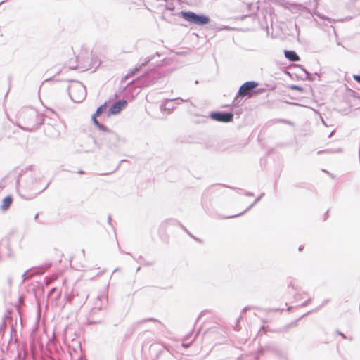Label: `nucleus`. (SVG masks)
Returning <instances> with one entry per match:
<instances>
[{
  "instance_id": "nucleus-19",
  "label": "nucleus",
  "mask_w": 360,
  "mask_h": 360,
  "mask_svg": "<svg viewBox=\"0 0 360 360\" xmlns=\"http://www.w3.org/2000/svg\"><path fill=\"white\" fill-rule=\"evenodd\" d=\"M133 259L134 260H136L138 263L143 265V266H153L154 265L155 262H148V261H146L144 259V258L142 257V256H139L138 258H136L134 257H133Z\"/></svg>"
},
{
  "instance_id": "nucleus-46",
  "label": "nucleus",
  "mask_w": 360,
  "mask_h": 360,
  "mask_svg": "<svg viewBox=\"0 0 360 360\" xmlns=\"http://www.w3.org/2000/svg\"><path fill=\"white\" fill-rule=\"evenodd\" d=\"M245 195H247V196H253V195H254V193H252V192H247V193H245Z\"/></svg>"
},
{
  "instance_id": "nucleus-41",
  "label": "nucleus",
  "mask_w": 360,
  "mask_h": 360,
  "mask_svg": "<svg viewBox=\"0 0 360 360\" xmlns=\"http://www.w3.org/2000/svg\"><path fill=\"white\" fill-rule=\"evenodd\" d=\"M6 327V322L4 321L3 323H1V325L0 326V333L4 330Z\"/></svg>"
},
{
  "instance_id": "nucleus-4",
  "label": "nucleus",
  "mask_w": 360,
  "mask_h": 360,
  "mask_svg": "<svg viewBox=\"0 0 360 360\" xmlns=\"http://www.w3.org/2000/svg\"><path fill=\"white\" fill-rule=\"evenodd\" d=\"M178 15L185 20L199 26L207 25L210 22V18L203 13H196L190 11H181Z\"/></svg>"
},
{
  "instance_id": "nucleus-21",
  "label": "nucleus",
  "mask_w": 360,
  "mask_h": 360,
  "mask_svg": "<svg viewBox=\"0 0 360 360\" xmlns=\"http://www.w3.org/2000/svg\"><path fill=\"white\" fill-rule=\"evenodd\" d=\"M107 108V103L105 102L103 104L101 105L94 112V116H100Z\"/></svg>"
},
{
  "instance_id": "nucleus-17",
  "label": "nucleus",
  "mask_w": 360,
  "mask_h": 360,
  "mask_svg": "<svg viewBox=\"0 0 360 360\" xmlns=\"http://www.w3.org/2000/svg\"><path fill=\"white\" fill-rule=\"evenodd\" d=\"M94 67L93 65L91 64H89V65H80L79 64L77 65H74V63H71V61H70V69L71 70H75V69H79L81 70V71H85V70H88L91 68H92Z\"/></svg>"
},
{
  "instance_id": "nucleus-64",
  "label": "nucleus",
  "mask_w": 360,
  "mask_h": 360,
  "mask_svg": "<svg viewBox=\"0 0 360 360\" xmlns=\"http://www.w3.org/2000/svg\"><path fill=\"white\" fill-rule=\"evenodd\" d=\"M4 2V1H2L0 2V5L2 4Z\"/></svg>"
},
{
  "instance_id": "nucleus-55",
  "label": "nucleus",
  "mask_w": 360,
  "mask_h": 360,
  "mask_svg": "<svg viewBox=\"0 0 360 360\" xmlns=\"http://www.w3.org/2000/svg\"><path fill=\"white\" fill-rule=\"evenodd\" d=\"M8 283L11 285V282H12L11 278H8Z\"/></svg>"
},
{
  "instance_id": "nucleus-44",
  "label": "nucleus",
  "mask_w": 360,
  "mask_h": 360,
  "mask_svg": "<svg viewBox=\"0 0 360 360\" xmlns=\"http://www.w3.org/2000/svg\"><path fill=\"white\" fill-rule=\"evenodd\" d=\"M264 195V193H262L259 197H257L255 199V203H257L263 198Z\"/></svg>"
},
{
  "instance_id": "nucleus-53",
  "label": "nucleus",
  "mask_w": 360,
  "mask_h": 360,
  "mask_svg": "<svg viewBox=\"0 0 360 360\" xmlns=\"http://www.w3.org/2000/svg\"><path fill=\"white\" fill-rule=\"evenodd\" d=\"M38 217H39V214L37 213L34 216V220H37L38 219Z\"/></svg>"
},
{
  "instance_id": "nucleus-62",
  "label": "nucleus",
  "mask_w": 360,
  "mask_h": 360,
  "mask_svg": "<svg viewBox=\"0 0 360 360\" xmlns=\"http://www.w3.org/2000/svg\"><path fill=\"white\" fill-rule=\"evenodd\" d=\"M195 84H198V80H196V81L195 82Z\"/></svg>"
},
{
  "instance_id": "nucleus-22",
  "label": "nucleus",
  "mask_w": 360,
  "mask_h": 360,
  "mask_svg": "<svg viewBox=\"0 0 360 360\" xmlns=\"http://www.w3.org/2000/svg\"><path fill=\"white\" fill-rule=\"evenodd\" d=\"M187 101H188V100H184L181 98L178 97V98L169 99L167 102V104H169V103H174V104L175 105H179V104L182 103L183 102H187Z\"/></svg>"
},
{
  "instance_id": "nucleus-6",
  "label": "nucleus",
  "mask_w": 360,
  "mask_h": 360,
  "mask_svg": "<svg viewBox=\"0 0 360 360\" xmlns=\"http://www.w3.org/2000/svg\"><path fill=\"white\" fill-rule=\"evenodd\" d=\"M23 116L25 119H27L28 122L32 125L31 127H21L23 130L27 131H31L34 128H37L44 122V116L39 115L37 110L33 109L25 112Z\"/></svg>"
},
{
  "instance_id": "nucleus-35",
  "label": "nucleus",
  "mask_w": 360,
  "mask_h": 360,
  "mask_svg": "<svg viewBox=\"0 0 360 360\" xmlns=\"http://www.w3.org/2000/svg\"><path fill=\"white\" fill-rule=\"evenodd\" d=\"M242 319V316H240L239 318H238V319L236 320V325L234 326V328L236 330H240V328H239V323H240V320Z\"/></svg>"
},
{
  "instance_id": "nucleus-49",
  "label": "nucleus",
  "mask_w": 360,
  "mask_h": 360,
  "mask_svg": "<svg viewBox=\"0 0 360 360\" xmlns=\"http://www.w3.org/2000/svg\"><path fill=\"white\" fill-rule=\"evenodd\" d=\"M188 234L191 237H192L193 238H194L195 240H199V239H198V238H195V237L194 236H193L190 232H188Z\"/></svg>"
},
{
  "instance_id": "nucleus-54",
  "label": "nucleus",
  "mask_w": 360,
  "mask_h": 360,
  "mask_svg": "<svg viewBox=\"0 0 360 360\" xmlns=\"http://www.w3.org/2000/svg\"><path fill=\"white\" fill-rule=\"evenodd\" d=\"M54 290H56V288H52V289L51 290V291L49 292V294L50 295V294H51L52 292H53Z\"/></svg>"
},
{
  "instance_id": "nucleus-14",
  "label": "nucleus",
  "mask_w": 360,
  "mask_h": 360,
  "mask_svg": "<svg viewBox=\"0 0 360 360\" xmlns=\"http://www.w3.org/2000/svg\"><path fill=\"white\" fill-rule=\"evenodd\" d=\"M284 56L290 62H297L300 60V56L293 50H285Z\"/></svg>"
},
{
  "instance_id": "nucleus-48",
  "label": "nucleus",
  "mask_w": 360,
  "mask_h": 360,
  "mask_svg": "<svg viewBox=\"0 0 360 360\" xmlns=\"http://www.w3.org/2000/svg\"><path fill=\"white\" fill-rule=\"evenodd\" d=\"M180 226L187 233L189 232L188 230L185 226H184L182 224H180Z\"/></svg>"
},
{
  "instance_id": "nucleus-37",
  "label": "nucleus",
  "mask_w": 360,
  "mask_h": 360,
  "mask_svg": "<svg viewBox=\"0 0 360 360\" xmlns=\"http://www.w3.org/2000/svg\"><path fill=\"white\" fill-rule=\"evenodd\" d=\"M145 321H158L157 319H155V318H148V319H143L140 321V323H143V322H145Z\"/></svg>"
},
{
  "instance_id": "nucleus-38",
  "label": "nucleus",
  "mask_w": 360,
  "mask_h": 360,
  "mask_svg": "<svg viewBox=\"0 0 360 360\" xmlns=\"http://www.w3.org/2000/svg\"><path fill=\"white\" fill-rule=\"evenodd\" d=\"M353 79L359 84H360V75H354Z\"/></svg>"
},
{
  "instance_id": "nucleus-9",
  "label": "nucleus",
  "mask_w": 360,
  "mask_h": 360,
  "mask_svg": "<svg viewBox=\"0 0 360 360\" xmlns=\"http://www.w3.org/2000/svg\"><path fill=\"white\" fill-rule=\"evenodd\" d=\"M209 116L212 120L223 123H229L233 120V112L212 111Z\"/></svg>"
},
{
  "instance_id": "nucleus-20",
  "label": "nucleus",
  "mask_w": 360,
  "mask_h": 360,
  "mask_svg": "<svg viewBox=\"0 0 360 360\" xmlns=\"http://www.w3.org/2000/svg\"><path fill=\"white\" fill-rule=\"evenodd\" d=\"M36 270H33L31 272H28L27 279L32 278L34 275L41 274L44 273V268L42 266L35 267Z\"/></svg>"
},
{
  "instance_id": "nucleus-56",
  "label": "nucleus",
  "mask_w": 360,
  "mask_h": 360,
  "mask_svg": "<svg viewBox=\"0 0 360 360\" xmlns=\"http://www.w3.org/2000/svg\"><path fill=\"white\" fill-rule=\"evenodd\" d=\"M326 150H320V151H319V152H318V154H321V153H324V152H326Z\"/></svg>"
},
{
  "instance_id": "nucleus-13",
  "label": "nucleus",
  "mask_w": 360,
  "mask_h": 360,
  "mask_svg": "<svg viewBox=\"0 0 360 360\" xmlns=\"http://www.w3.org/2000/svg\"><path fill=\"white\" fill-rule=\"evenodd\" d=\"M155 56H160L159 53L156 52L155 54L145 58L139 66H136L131 71H132V72L135 75L143 66H145L148 63H150Z\"/></svg>"
},
{
  "instance_id": "nucleus-29",
  "label": "nucleus",
  "mask_w": 360,
  "mask_h": 360,
  "mask_svg": "<svg viewBox=\"0 0 360 360\" xmlns=\"http://www.w3.org/2000/svg\"><path fill=\"white\" fill-rule=\"evenodd\" d=\"M33 270H36V268H30V269L27 270L22 275V282H25V281L28 280L27 279V274H28V272H31Z\"/></svg>"
},
{
  "instance_id": "nucleus-23",
  "label": "nucleus",
  "mask_w": 360,
  "mask_h": 360,
  "mask_svg": "<svg viewBox=\"0 0 360 360\" xmlns=\"http://www.w3.org/2000/svg\"><path fill=\"white\" fill-rule=\"evenodd\" d=\"M257 203H255V201L245 210L243 211V212L240 213V214H235V215H233V216H229V217H226V219H229V218H234V217H239V216H241L242 214H243L244 213L247 212L248 211H249L252 207H253Z\"/></svg>"
},
{
  "instance_id": "nucleus-57",
  "label": "nucleus",
  "mask_w": 360,
  "mask_h": 360,
  "mask_svg": "<svg viewBox=\"0 0 360 360\" xmlns=\"http://www.w3.org/2000/svg\"><path fill=\"white\" fill-rule=\"evenodd\" d=\"M347 340H349L352 341V337H349V338L347 337Z\"/></svg>"
},
{
  "instance_id": "nucleus-12",
  "label": "nucleus",
  "mask_w": 360,
  "mask_h": 360,
  "mask_svg": "<svg viewBox=\"0 0 360 360\" xmlns=\"http://www.w3.org/2000/svg\"><path fill=\"white\" fill-rule=\"evenodd\" d=\"M155 56H160L159 53L156 52L155 54L145 58L139 66H136L131 71H132V72L135 75L143 66H145L148 63H150Z\"/></svg>"
},
{
  "instance_id": "nucleus-33",
  "label": "nucleus",
  "mask_w": 360,
  "mask_h": 360,
  "mask_svg": "<svg viewBox=\"0 0 360 360\" xmlns=\"http://www.w3.org/2000/svg\"><path fill=\"white\" fill-rule=\"evenodd\" d=\"M291 328L290 326H288V324L284 326L283 327L278 329V332L280 333H287L289 329Z\"/></svg>"
},
{
  "instance_id": "nucleus-3",
  "label": "nucleus",
  "mask_w": 360,
  "mask_h": 360,
  "mask_svg": "<svg viewBox=\"0 0 360 360\" xmlns=\"http://www.w3.org/2000/svg\"><path fill=\"white\" fill-rule=\"evenodd\" d=\"M73 84L68 86V91L70 98L75 103H80L84 101L86 96V89L85 86L80 82L70 80Z\"/></svg>"
},
{
  "instance_id": "nucleus-36",
  "label": "nucleus",
  "mask_w": 360,
  "mask_h": 360,
  "mask_svg": "<svg viewBox=\"0 0 360 360\" xmlns=\"http://www.w3.org/2000/svg\"><path fill=\"white\" fill-rule=\"evenodd\" d=\"M207 310H203V311H202L200 313V314L198 315V318H197V319H196V321H195V323H197V322L198 321V320H199V319H200V318H201V317H202V316L205 313H207Z\"/></svg>"
},
{
  "instance_id": "nucleus-30",
  "label": "nucleus",
  "mask_w": 360,
  "mask_h": 360,
  "mask_svg": "<svg viewBox=\"0 0 360 360\" xmlns=\"http://www.w3.org/2000/svg\"><path fill=\"white\" fill-rule=\"evenodd\" d=\"M175 6L173 3H167L165 5V9L168 11H174Z\"/></svg>"
},
{
  "instance_id": "nucleus-39",
  "label": "nucleus",
  "mask_w": 360,
  "mask_h": 360,
  "mask_svg": "<svg viewBox=\"0 0 360 360\" xmlns=\"http://www.w3.org/2000/svg\"><path fill=\"white\" fill-rule=\"evenodd\" d=\"M336 333L338 335H340L342 338L344 339H347V336L345 335L343 333H342L340 330H338L336 331Z\"/></svg>"
},
{
  "instance_id": "nucleus-47",
  "label": "nucleus",
  "mask_w": 360,
  "mask_h": 360,
  "mask_svg": "<svg viewBox=\"0 0 360 360\" xmlns=\"http://www.w3.org/2000/svg\"><path fill=\"white\" fill-rule=\"evenodd\" d=\"M250 309V307H244V308L243 309V310H242V313H243V312L246 311L247 310H248V309Z\"/></svg>"
},
{
  "instance_id": "nucleus-27",
  "label": "nucleus",
  "mask_w": 360,
  "mask_h": 360,
  "mask_svg": "<svg viewBox=\"0 0 360 360\" xmlns=\"http://www.w3.org/2000/svg\"><path fill=\"white\" fill-rule=\"evenodd\" d=\"M169 100V99L166 100L165 101V103L162 104V105L164 106V108H165V110L172 111L174 108V103H169V104H167V102Z\"/></svg>"
},
{
  "instance_id": "nucleus-1",
  "label": "nucleus",
  "mask_w": 360,
  "mask_h": 360,
  "mask_svg": "<svg viewBox=\"0 0 360 360\" xmlns=\"http://www.w3.org/2000/svg\"><path fill=\"white\" fill-rule=\"evenodd\" d=\"M39 179L32 177L31 169L29 171L27 169L25 172L22 171L16 180L17 186H22L24 188L21 197L26 200H32L45 191L49 186V184L41 188L39 186Z\"/></svg>"
},
{
  "instance_id": "nucleus-59",
  "label": "nucleus",
  "mask_w": 360,
  "mask_h": 360,
  "mask_svg": "<svg viewBox=\"0 0 360 360\" xmlns=\"http://www.w3.org/2000/svg\"><path fill=\"white\" fill-rule=\"evenodd\" d=\"M355 3H356V4L359 3L360 4V0H355Z\"/></svg>"
},
{
  "instance_id": "nucleus-8",
  "label": "nucleus",
  "mask_w": 360,
  "mask_h": 360,
  "mask_svg": "<svg viewBox=\"0 0 360 360\" xmlns=\"http://www.w3.org/2000/svg\"><path fill=\"white\" fill-rule=\"evenodd\" d=\"M103 136L104 144L111 150H116L119 147L120 137L114 131L108 129V131Z\"/></svg>"
},
{
  "instance_id": "nucleus-18",
  "label": "nucleus",
  "mask_w": 360,
  "mask_h": 360,
  "mask_svg": "<svg viewBox=\"0 0 360 360\" xmlns=\"http://www.w3.org/2000/svg\"><path fill=\"white\" fill-rule=\"evenodd\" d=\"M97 116H94V114L91 116V120L94 124L101 131H108V128L104 124H101L98 120L96 119Z\"/></svg>"
},
{
  "instance_id": "nucleus-11",
  "label": "nucleus",
  "mask_w": 360,
  "mask_h": 360,
  "mask_svg": "<svg viewBox=\"0 0 360 360\" xmlns=\"http://www.w3.org/2000/svg\"><path fill=\"white\" fill-rule=\"evenodd\" d=\"M108 303V299L106 295H98L96 300L94 302V307L92 308H98V309H103L107 312Z\"/></svg>"
},
{
  "instance_id": "nucleus-25",
  "label": "nucleus",
  "mask_w": 360,
  "mask_h": 360,
  "mask_svg": "<svg viewBox=\"0 0 360 360\" xmlns=\"http://www.w3.org/2000/svg\"><path fill=\"white\" fill-rule=\"evenodd\" d=\"M71 342L74 352H76L78 349L81 350V344L79 341H78L77 340H74V341Z\"/></svg>"
},
{
  "instance_id": "nucleus-15",
  "label": "nucleus",
  "mask_w": 360,
  "mask_h": 360,
  "mask_svg": "<svg viewBox=\"0 0 360 360\" xmlns=\"http://www.w3.org/2000/svg\"><path fill=\"white\" fill-rule=\"evenodd\" d=\"M63 335H64L65 341L67 342H68L70 340L74 341V340H75L74 336L76 335V333L75 331H73L72 327L70 326H68L64 329Z\"/></svg>"
},
{
  "instance_id": "nucleus-5",
  "label": "nucleus",
  "mask_w": 360,
  "mask_h": 360,
  "mask_svg": "<svg viewBox=\"0 0 360 360\" xmlns=\"http://www.w3.org/2000/svg\"><path fill=\"white\" fill-rule=\"evenodd\" d=\"M258 86V83L255 81H248L243 83L239 88L237 95L234 98L232 105L234 107L242 105L241 99L238 100V97H244L246 95L252 93L254 89Z\"/></svg>"
},
{
  "instance_id": "nucleus-43",
  "label": "nucleus",
  "mask_w": 360,
  "mask_h": 360,
  "mask_svg": "<svg viewBox=\"0 0 360 360\" xmlns=\"http://www.w3.org/2000/svg\"><path fill=\"white\" fill-rule=\"evenodd\" d=\"M281 122L283 123L288 124L289 125H291V126L294 125L293 122H292L291 121L288 120H282Z\"/></svg>"
},
{
  "instance_id": "nucleus-32",
  "label": "nucleus",
  "mask_w": 360,
  "mask_h": 360,
  "mask_svg": "<svg viewBox=\"0 0 360 360\" xmlns=\"http://www.w3.org/2000/svg\"><path fill=\"white\" fill-rule=\"evenodd\" d=\"M134 75V73L132 72V71H129L125 76L122 79L121 82L123 83L125 80L129 79L130 77H133Z\"/></svg>"
},
{
  "instance_id": "nucleus-50",
  "label": "nucleus",
  "mask_w": 360,
  "mask_h": 360,
  "mask_svg": "<svg viewBox=\"0 0 360 360\" xmlns=\"http://www.w3.org/2000/svg\"><path fill=\"white\" fill-rule=\"evenodd\" d=\"M78 174H83L84 173V172L82 169H79L78 172H77Z\"/></svg>"
},
{
  "instance_id": "nucleus-60",
  "label": "nucleus",
  "mask_w": 360,
  "mask_h": 360,
  "mask_svg": "<svg viewBox=\"0 0 360 360\" xmlns=\"http://www.w3.org/2000/svg\"><path fill=\"white\" fill-rule=\"evenodd\" d=\"M291 309H292V307H289L288 308V311H290L291 310Z\"/></svg>"
},
{
  "instance_id": "nucleus-16",
  "label": "nucleus",
  "mask_w": 360,
  "mask_h": 360,
  "mask_svg": "<svg viewBox=\"0 0 360 360\" xmlns=\"http://www.w3.org/2000/svg\"><path fill=\"white\" fill-rule=\"evenodd\" d=\"M13 202V198L11 195H7L3 198L0 208L3 211H6L9 209Z\"/></svg>"
},
{
  "instance_id": "nucleus-42",
  "label": "nucleus",
  "mask_w": 360,
  "mask_h": 360,
  "mask_svg": "<svg viewBox=\"0 0 360 360\" xmlns=\"http://www.w3.org/2000/svg\"><path fill=\"white\" fill-rule=\"evenodd\" d=\"M311 301V298H309L308 300L304 301L301 305L303 307H305V306L308 305Z\"/></svg>"
},
{
  "instance_id": "nucleus-24",
  "label": "nucleus",
  "mask_w": 360,
  "mask_h": 360,
  "mask_svg": "<svg viewBox=\"0 0 360 360\" xmlns=\"http://www.w3.org/2000/svg\"><path fill=\"white\" fill-rule=\"evenodd\" d=\"M191 335H192V332L188 333V335H186L184 338V341L182 342V346L184 347L185 348H188L192 343V341H191L190 342H188V343L186 342V341L188 340L189 338L191 337Z\"/></svg>"
},
{
  "instance_id": "nucleus-28",
  "label": "nucleus",
  "mask_w": 360,
  "mask_h": 360,
  "mask_svg": "<svg viewBox=\"0 0 360 360\" xmlns=\"http://www.w3.org/2000/svg\"><path fill=\"white\" fill-rule=\"evenodd\" d=\"M290 89H292V90H296V91H298L300 92H303L304 91V88L300 86H298V85H296V84H292L290 86Z\"/></svg>"
},
{
  "instance_id": "nucleus-7",
  "label": "nucleus",
  "mask_w": 360,
  "mask_h": 360,
  "mask_svg": "<svg viewBox=\"0 0 360 360\" xmlns=\"http://www.w3.org/2000/svg\"><path fill=\"white\" fill-rule=\"evenodd\" d=\"M106 314V311L103 309L91 308L89 313L86 323L88 325L101 324L103 323Z\"/></svg>"
},
{
  "instance_id": "nucleus-52",
  "label": "nucleus",
  "mask_w": 360,
  "mask_h": 360,
  "mask_svg": "<svg viewBox=\"0 0 360 360\" xmlns=\"http://www.w3.org/2000/svg\"><path fill=\"white\" fill-rule=\"evenodd\" d=\"M108 224H110V222H111V217H110V216L108 217Z\"/></svg>"
},
{
  "instance_id": "nucleus-51",
  "label": "nucleus",
  "mask_w": 360,
  "mask_h": 360,
  "mask_svg": "<svg viewBox=\"0 0 360 360\" xmlns=\"http://www.w3.org/2000/svg\"><path fill=\"white\" fill-rule=\"evenodd\" d=\"M328 212H329V211L328 210V211L325 213V219H326V218L328 217Z\"/></svg>"
},
{
  "instance_id": "nucleus-45",
  "label": "nucleus",
  "mask_w": 360,
  "mask_h": 360,
  "mask_svg": "<svg viewBox=\"0 0 360 360\" xmlns=\"http://www.w3.org/2000/svg\"><path fill=\"white\" fill-rule=\"evenodd\" d=\"M93 142L95 145L98 146V148H101L100 144L98 143L97 141L95 139H93Z\"/></svg>"
},
{
  "instance_id": "nucleus-63",
  "label": "nucleus",
  "mask_w": 360,
  "mask_h": 360,
  "mask_svg": "<svg viewBox=\"0 0 360 360\" xmlns=\"http://www.w3.org/2000/svg\"><path fill=\"white\" fill-rule=\"evenodd\" d=\"M301 250H302V247H301V246H300V247H299V250L300 251Z\"/></svg>"
},
{
  "instance_id": "nucleus-61",
  "label": "nucleus",
  "mask_w": 360,
  "mask_h": 360,
  "mask_svg": "<svg viewBox=\"0 0 360 360\" xmlns=\"http://www.w3.org/2000/svg\"><path fill=\"white\" fill-rule=\"evenodd\" d=\"M117 270H118V269H114L113 272H115V271H117Z\"/></svg>"
},
{
  "instance_id": "nucleus-10",
  "label": "nucleus",
  "mask_w": 360,
  "mask_h": 360,
  "mask_svg": "<svg viewBox=\"0 0 360 360\" xmlns=\"http://www.w3.org/2000/svg\"><path fill=\"white\" fill-rule=\"evenodd\" d=\"M127 101L125 99H120L113 103L108 109V116L117 115L126 108Z\"/></svg>"
},
{
  "instance_id": "nucleus-2",
  "label": "nucleus",
  "mask_w": 360,
  "mask_h": 360,
  "mask_svg": "<svg viewBox=\"0 0 360 360\" xmlns=\"http://www.w3.org/2000/svg\"><path fill=\"white\" fill-rule=\"evenodd\" d=\"M165 73L159 70L152 69L146 72L139 77L129 82L123 87L124 94L129 93L136 87H147L156 83L160 79L165 77Z\"/></svg>"
},
{
  "instance_id": "nucleus-40",
  "label": "nucleus",
  "mask_w": 360,
  "mask_h": 360,
  "mask_svg": "<svg viewBox=\"0 0 360 360\" xmlns=\"http://www.w3.org/2000/svg\"><path fill=\"white\" fill-rule=\"evenodd\" d=\"M328 302H329V300H325L322 302V304H321L319 307H318L316 308V310H318V309H320L322 307H323V306H324L326 303H328Z\"/></svg>"
},
{
  "instance_id": "nucleus-31",
  "label": "nucleus",
  "mask_w": 360,
  "mask_h": 360,
  "mask_svg": "<svg viewBox=\"0 0 360 360\" xmlns=\"http://www.w3.org/2000/svg\"><path fill=\"white\" fill-rule=\"evenodd\" d=\"M125 161H127V160H122L119 162V164L117 165V166L116 167V168H115L112 172H111L104 173V174H103V175H109V174H112L113 172H115V171H117V170L120 168V165H121L122 162H125Z\"/></svg>"
},
{
  "instance_id": "nucleus-34",
  "label": "nucleus",
  "mask_w": 360,
  "mask_h": 360,
  "mask_svg": "<svg viewBox=\"0 0 360 360\" xmlns=\"http://www.w3.org/2000/svg\"><path fill=\"white\" fill-rule=\"evenodd\" d=\"M301 318L295 320V321H292L290 323H288V326H290V328H295V327H297V323L299 321V320Z\"/></svg>"
},
{
  "instance_id": "nucleus-58",
  "label": "nucleus",
  "mask_w": 360,
  "mask_h": 360,
  "mask_svg": "<svg viewBox=\"0 0 360 360\" xmlns=\"http://www.w3.org/2000/svg\"><path fill=\"white\" fill-rule=\"evenodd\" d=\"M140 269H141V267H140V266H139V267L136 269V272L139 271H140Z\"/></svg>"
},
{
  "instance_id": "nucleus-26",
  "label": "nucleus",
  "mask_w": 360,
  "mask_h": 360,
  "mask_svg": "<svg viewBox=\"0 0 360 360\" xmlns=\"http://www.w3.org/2000/svg\"><path fill=\"white\" fill-rule=\"evenodd\" d=\"M300 68H301L302 70L305 74V79L307 80H309V81H313L314 77H312V75L309 71H307L305 68H304L302 66L300 65Z\"/></svg>"
}]
</instances>
